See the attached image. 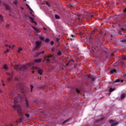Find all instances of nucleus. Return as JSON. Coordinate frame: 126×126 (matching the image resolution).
I'll list each match as a JSON object with an SVG mask.
<instances>
[{
  "label": "nucleus",
  "mask_w": 126,
  "mask_h": 126,
  "mask_svg": "<svg viewBox=\"0 0 126 126\" xmlns=\"http://www.w3.org/2000/svg\"><path fill=\"white\" fill-rule=\"evenodd\" d=\"M23 49H22V48L21 47H19L18 48V50L17 51V53L18 54H20V53H21L22 51L23 50Z\"/></svg>",
  "instance_id": "13"
},
{
  "label": "nucleus",
  "mask_w": 126,
  "mask_h": 126,
  "mask_svg": "<svg viewBox=\"0 0 126 126\" xmlns=\"http://www.w3.org/2000/svg\"><path fill=\"white\" fill-rule=\"evenodd\" d=\"M32 73H34V71H32Z\"/></svg>",
  "instance_id": "62"
},
{
  "label": "nucleus",
  "mask_w": 126,
  "mask_h": 126,
  "mask_svg": "<svg viewBox=\"0 0 126 126\" xmlns=\"http://www.w3.org/2000/svg\"><path fill=\"white\" fill-rule=\"evenodd\" d=\"M54 41H52L51 42V45H54Z\"/></svg>",
  "instance_id": "43"
},
{
  "label": "nucleus",
  "mask_w": 126,
  "mask_h": 126,
  "mask_svg": "<svg viewBox=\"0 0 126 126\" xmlns=\"http://www.w3.org/2000/svg\"><path fill=\"white\" fill-rule=\"evenodd\" d=\"M71 62H73V63H74V61H73V60H70L69 61V63H67V64H66V66H67L68 65L69 63H71Z\"/></svg>",
  "instance_id": "20"
},
{
  "label": "nucleus",
  "mask_w": 126,
  "mask_h": 126,
  "mask_svg": "<svg viewBox=\"0 0 126 126\" xmlns=\"http://www.w3.org/2000/svg\"><path fill=\"white\" fill-rule=\"evenodd\" d=\"M109 123L110 124H111V126H116L119 125V122H116L113 121V120H111L110 121H109Z\"/></svg>",
  "instance_id": "4"
},
{
  "label": "nucleus",
  "mask_w": 126,
  "mask_h": 126,
  "mask_svg": "<svg viewBox=\"0 0 126 126\" xmlns=\"http://www.w3.org/2000/svg\"><path fill=\"white\" fill-rule=\"evenodd\" d=\"M5 27H6V28H8V27H9V25L7 24V25L5 26Z\"/></svg>",
  "instance_id": "40"
},
{
  "label": "nucleus",
  "mask_w": 126,
  "mask_h": 126,
  "mask_svg": "<svg viewBox=\"0 0 126 126\" xmlns=\"http://www.w3.org/2000/svg\"><path fill=\"white\" fill-rule=\"evenodd\" d=\"M104 120V118H102L100 120V121H103Z\"/></svg>",
  "instance_id": "52"
},
{
  "label": "nucleus",
  "mask_w": 126,
  "mask_h": 126,
  "mask_svg": "<svg viewBox=\"0 0 126 126\" xmlns=\"http://www.w3.org/2000/svg\"><path fill=\"white\" fill-rule=\"evenodd\" d=\"M76 90L77 93H78V94L80 93V90H79V89H76Z\"/></svg>",
  "instance_id": "32"
},
{
  "label": "nucleus",
  "mask_w": 126,
  "mask_h": 126,
  "mask_svg": "<svg viewBox=\"0 0 126 126\" xmlns=\"http://www.w3.org/2000/svg\"><path fill=\"white\" fill-rule=\"evenodd\" d=\"M37 72L38 73H39V74L42 75L43 74V69L38 68V69L37 70Z\"/></svg>",
  "instance_id": "11"
},
{
  "label": "nucleus",
  "mask_w": 126,
  "mask_h": 126,
  "mask_svg": "<svg viewBox=\"0 0 126 126\" xmlns=\"http://www.w3.org/2000/svg\"><path fill=\"white\" fill-rule=\"evenodd\" d=\"M110 72L111 73H114V72L116 73L117 71L116 70V69H112L111 70Z\"/></svg>",
  "instance_id": "24"
},
{
  "label": "nucleus",
  "mask_w": 126,
  "mask_h": 126,
  "mask_svg": "<svg viewBox=\"0 0 126 126\" xmlns=\"http://www.w3.org/2000/svg\"><path fill=\"white\" fill-rule=\"evenodd\" d=\"M44 30H47V29H46L45 28H43Z\"/></svg>",
  "instance_id": "51"
},
{
  "label": "nucleus",
  "mask_w": 126,
  "mask_h": 126,
  "mask_svg": "<svg viewBox=\"0 0 126 126\" xmlns=\"http://www.w3.org/2000/svg\"><path fill=\"white\" fill-rule=\"evenodd\" d=\"M95 78L94 77H93L92 78V80H93V81H94V80H95Z\"/></svg>",
  "instance_id": "41"
},
{
  "label": "nucleus",
  "mask_w": 126,
  "mask_h": 126,
  "mask_svg": "<svg viewBox=\"0 0 126 126\" xmlns=\"http://www.w3.org/2000/svg\"><path fill=\"white\" fill-rule=\"evenodd\" d=\"M126 94L125 93H123L121 94V99H124V98H126Z\"/></svg>",
  "instance_id": "17"
},
{
  "label": "nucleus",
  "mask_w": 126,
  "mask_h": 126,
  "mask_svg": "<svg viewBox=\"0 0 126 126\" xmlns=\"http://www.w3.org/2000/svg\"><path fill=\"white\" fill-rule=\"evenodd\" d=\"M44 4H47V5H48L49 7H50V4L47 1H45L44 2Z\"/></svg>",
  "instance_id": "31"
},
{
  "label": "nucleus",
  "mask_w": 126,
  "mask_h": 126,
  "mask_svg": "<svg viewBox=\"0 0 126 126\" xmlns=\"http://www.w3.org/2000/svg\"><path fill=\"white\" fill-rule=\"evenodd\" d=\"M30 88H31V92H32V90H33V88H34V86H33V85H31Z\"/></svg>",
  "instance_id": "27"
},
{
  "label": "nucleus",
  "mask_w": 126,
  "mask_h": 126,
  "mask_svg": "<svg viewBox=\"0 0 126 126\" xmlns=\"http://www.w3.org/2000/svg\"><path fill=\"white\" fill-rule=\"evenodd\" d=\"M9 51H10L9 49H7L6 50H5V51L4 52V54H7L8 53H9Z\"/></svg>",
  "instance_id": "22"
},
{
  "label": "nucleus",
  "mask_w": 126,
  "mask_h": 126,
  "mask_svg": "<svg viewBox=\"0 0 126 126\" xmlns=\"http://www.w3.org/2000/svg\"><path fill=\"white\" fill-rule=\"evenodd\" d=\"M2 82H3V80H2Z\"/></svg>",
  "instance_id": "64"
},
{
  "label": "nucleus",
  "mask_w": 126,
  "mask_h": 126,
  "mask_svg": "<svg viewBox=\"0 0 126 126\" xmlns=\"http://www.w3.org/2000/svg\"><path fill=\"white\" fill-rule=\"evenodd\" d=\"M58 56H62V52H58Z\"/></svg>",
  "instance_id": "38"
},
{
  "label": "nucleus",
  "mask_w": 126,
  "mask_h": 126,
  "mask_svg": "<svg viewBox=\"0 0 126 126\" xmlns=\"http://www.w3.org/2000/svg\"><path fill=\"white\" fill-rule=\"evenodd\" d=\"M0 20L1 22H4V20L3 19V17L1 15H0Z\"/></svg>",
  "instance_id": "15"
},
{
  "label": "nucleus",
  "mask_w": 126,
  "mask_h": 126,
  "mask_svg": "<svg viewBox=\"0 0 126 126\" xmlns=\"http://www.w3.org/2000/svg\"><path fill=\"white\" fill-rule=\"evenodd\" d=\"M41 54H44L45 53V51H42L41 52H40Z\"/></svg>",
  "instance_id": "45"
},
{
  "label": "nucleus",
  "mask_w": 126,
  "mask_h": 126,
  "mask_svg": "<svg viewBox=\"0 0 126 126\" xmlns=\"http://www.w3.org/2000/svg\"><path fill=\"white\" fill-rule=\"evenodd\" d=\"M38 47H36V46L35 47V48H34V49H32L33 52L38 50Z\"/></svg>",
  "instance_id": "30"
},
{
  "label": "nucleus",
  "mask_w": 126,
  "mask_h": 126,
  "mask_svg": "<svg viewBox=\"0 0 126 126\" xmlns=\"http://www.w3.org/2000/svg\"><path fill=\"white\" fill-rule=\"evenodd\" d=\"M27 5L28 7H29V8L30 9V10H31L30 13H31V14L32 15V16H34V15H33V13L34 12L33 11V10H32V9H31V8L30 7H29V6H28V5Z\"/></svg>",
  "instance_id": "14"
},
{
  "label": "nucleus",
  "mask_w": 126,
  "mask_h": 126,
  "mask_svg": "<svg viewBox=\"0 0 126 126\" xmlns=\"http://www.w3.org/2000/svg\"><path fill=\"white\" fill-rule=\"evenodd\" d=\"M126 40H122V42H126Z\"/></svg>",
  "instance_id": "53"
},
{
  "label": "nucleus",
  "mask_w": 126,
  "mask_h": 126,
  "mask_svg": "<svg viewBox=\"0 0 126 126\" xmlns=\"http://www.w3.org/2000/svg\"><path fill=\"white\" fill-rule=\"evenodd\" d=\"M3 86H4V84H3Z\"/></svg>",
  "instance_id": "60"
},
{
  "label": "nucleus",
  "mask_w": 126,
  "mask_h": 126,
  "mask_svg": "<svg viewBox=\"0 0 126 126\" xmlns=\"http://www.w3.org/2000/svg\"><path fill=\"white\" fill-rule=\"evenodd\" d=\"M122 30L123 31H124V30H125L124 29H122Z\"/></svg>",
  "instance_id": "57"
},
{
  "label": "nucleus",
  "mask_w": 126,
  "mask_h": 126,
  "mask_svg": "<svg viewBox=\"0 0 126 126\" xmlns=\"http://www.w3.org/2000/svg\"><path fill=\"white\" fill-rule=\"evenodd\" d=\"M42 44V41H37L35 42V45H36V48H40V47H41V45Z\"/></svg>",
  "instance_id": "6"
},
{
  "label": "nucleus",
  "mask_w": 126,
  "mask_h": 126,
  "mask_svg": "<svg viewBox=\"0 0 126 126\" xmlns=\"http://www.w3.org/2000/svg\"><path fill=\"white\" fill-rule=\"evenodd\" d=\"M56 19H60V16L58 15H55Z\"/></svg>",
  "instance_id": "28"
},
{
  "label": "nucleus",
  "mask_w": 126,
  "mask_h": 126,
  "mask_svg": "<svg viewBox=\"0 0 126 126\" xmlns=\"http://www.w3.org/2000/svg\"><path fill=\"white\" fill-rule=\"evenodd\" d=\"M20 8L22 10H23V9H24V8H23V7H21Z\"/></svg>",
  "instance_id": "46"
},
{
  "label": "nucleus",
  "mask_w": 126,
  "mask_h": 126,
  "mask_svg": "<svg viewBox=\"0 0 126 126\" xmlns=\"http://www.w3.org/2000/svg\"><path fill=\"white\" fill-rule=\"evenodd\" d=\"M120 81H121V82H124V80H121L120 79H117L114 81V83L116 82H120Z\"/></svg>",
  "instance_id": "16"
},
{
  "label": "nucleus",
  "mask_w": 126,
  "mask_h": 126,
  "mask_svg": "<svg viewBox=\"0 0 126 126\" xmlns=\"http://www.w3.org/2000/svg\"><path fill=\"white\" fill-rule=\"evenodd\" d=\"M32 70H38L39 69V68L38 67L33 66L32 68Z\"/></svg>",
  "instance_id": "18"
},
{
  "label": "nucleus",
  "mask_w": 126,
  "mask_h": 126,
  "mask_svg": "<svg viewBox=\"0 0 126 126\" xmlns=\"http://www.w3.org/2000/svg\"><path fill=\"white\" fill-rule=\"evenodd\" d=\"M52 52H54V51H55V48H52Z\"/></svg>",
  "instance_id": "48"
},
{
  "label": "nucleus",
  "mask_w": 126,
  "mask_h": 126,
  "mask_svg": "<svg viewBox=\"0 0 126 126\" xmlns=\"http://www.w3.org/2000/svg\"><path fill=\"white\" fill-rule=\"evenodd\" d=\"M95 31H97V29L94 28V31H93L92 32V35H93V34H94V32H95Z\"/></svg>",
  "instance_id": "26"
},
{
  "label": "nucleus",
  "mask_w": 126,
  "mask_h": 126,
  "mask_svg": "<svg viewBox=\"0 0 126 126\" xmlns=\"http://www.w3.org/2000/svg\"><path fill=\"white\" fill-rule=\"evenodd\" d=\"M3 5H4V6H5L6 9L7 10H10V9H11L10 6H9L8 5H7V4H6L5 3H3Z\"/></svg>",
  "instance_id": "9"
},
{
  "label": "nucleus",
  "mask_w": 126,
  "mask_h": 126,
  "mask_svg": "<svg viewBox=\"0 0 126 126\" xmlns=\"http://www.w3.org/2000/svg\"><path fill=\"white\" fill-rule=\"evenodd\" d=\"M25 102H26V103H25V106L26 108H29L30 105L29 104V101H28V99H27V98H26L25 99Z\"/></svg>",
  "instance_id": "7"
},
{
  "label": "nucleus",
  "mask_w": 126,
  "mask_h": 126,
  "mask_svg": "<svg viewBox=\"0 0 126 126\" xmlns=\"http://www.w3.org/2000/svg\"><path fill=\"white\" fill-rule=\"evenodd\" d=\"M53 58V55H48V56H46L45 57V59H44V61H46V63H50V58Z\"/></svg>",
  "instance_id": "3"
},
{
  "label": "nucleus",
  "mask_w": 126,
  "mask_h": 126,
  "mask_svg": "<svg viewBox=\"0 0 126 126\" xmlns=\"http://www.w3.org/2000/svg\"><path fill=\"white\" fill-rule=\"evenodd\" d=\"M25 116L27 117V118H30V115L28 114H26Z\"/></svg>",
  "instance_id": "34"
},
{
  "label": "nucleus",
  "mask_w": 126,
  "mask_h": 126,
  "mask_svg": "<svg viewBox=\"0 0 126 126\" xmlns=\"http://www.w3.org/2000/svg\"><path fill=\"white\" fill-rule=\"evenodd\" d=\"M30 19H31V20L32 21V22L33 23H35V21H34V18L31 17H29Z\"/></svg>",
  "instance_id": "21"
},
{
  "label": "nucleus",
  "mask_w": 126,
  "mask_h": 126,
  "mask_svg": "<svg viewBox=\"0 0 126 126\" xmlns=\"http://www.w3.org/2000/svg\"><path fill=\"white\" fill-rule=\"evenodd\" d=\"M41 52L38 53L36 54V57H38V56H40L41 55Z\"/></svg>",
  "instance_id": "37"
},
{
  "label": "nucleus",
  "mask_w": 126,
  "mask_h": 126,
  "mask_svg": "<svg viewBox=\"0 0 126 126\" xmlns=\"http://www.w3.org/2000/svg\"><path fill=\"white\" fill-rule=\"evenodd\" d=\"M6 74H7V75H8V76H9V77L8 78L7 80H8V82H10V81L11 80H12V74H13V73L12 72V74H11L9 72H7Z\"/></svg>",
  "instance_id": "5"
},
{
  "label": "nucleus",
  "mask_w": 126,
  "mask_h": 126,
  "mask_svg": "<svg viewBox=\"0 0 126 126\" xmlns=\"http://www.w3.org/2000/svg\"><path fill=\"white\" fill-rule=\"evenodd\" d=\"M18 3V2L17 1V0H15L13 2V4H15V5H17Z\"/></svg>",
  "instance_id": "23"
},
{
  "label": "nucleus",
  "mask_w": 126,
  "mask_h": 126,
  "mask_svg": "<svg viewBox=\"0 0 126 126\" xmlns=\"http://www.w3.org/2000/svg\"><path fill=\"white\" fill-rule=\"evenodd\" d=\"M123 60H126V56H124L123 57Z\"/></svg>",
  "instance_id": "39"
},
{
  "label": "nucleus",
  "mask_w": 126,
  "mask_h": 126,
  "mask_svg": "<svg viewBox=\"0 0 126 126\" xmlns=\"http://www.w3.org/2000/svg\"><path fill=\"white\" fill-rule=\"evenodd\" d=\"M21 121H22V118H20V122H21Z\"/></svg>",
  "instance_id": "55"
},
{
  "label": "nucleus",
  "mask_w": 126,
  "mask_h": 126,
  "mask_svg": "<svg viewBox=\"0 0 126 126\" xmlns=\"http://www.w3.org/2000/svg\"><path fill=\"white\" fill-rule=\"evenodd\" d=\"M39 38L40 40H41L42 41H43L44 40V39H45L44 37L41 36H39Z\"/></svg>",
  "instance_id": "25"
},
{
  "label": "nucleus",
  "mask_w": 126,
  "mask_h": 126,
  "mask_svg": "<svg viewBox=\"0 0 126 126\" xmlns=\"http://www.w3.org/2000/svg\"><path fill=\"white\" fill-rule=\"evenodd\" d=\"M71 36H72V37H74V35L73 34H72V35H71Z\"/></svg>",
  "instance_id": "54"
},
{
  "label": "nucleus",
  "mask_w": 126,
  "mask_h": 126,
  "mask_svg": "<svg viewBox=\"0 0 126 126\" xmlns=\"http://www.w3.org/2000/svg\"><path fill=\"white\" fill-rule=\"evenodd\" d=\"M41 62H42V59H36L35 60H34V63H41Z\"/></svg>",
  "instance_id": "12"
},
{
  "label": "nucleus",
  "mask_w": 126,
  "mask_h": 126,
  "mask_svg": "<svg viewBox=\"0 0 126 126\" xmlns=\"http://www.w3.org/2000/svg\"><path fill=\"white\" fill-rule=\"evenodd\" d=\"M14 68L16 70H19V69H20V65H14Z\"/></svg>",
  "instance_id": "10"
},
{
  "label": "nucleus",
  "mask_w": 126,
  "mask_h": 126,
  "mask_svg": "<svg viewBox=\"0 0 126 126\" xmlns=\"http://www.w3.org/2000/svg\"><path fill=\"white\" fill-rule=\"evenodd\" d=\"M56 41L57 42H59L60 41V38H57Z\"/></svg>",
  "instance_id": "44"
},
{
  "label": "nucleus",
  "mask_w": 126,
  "mask_h": 126,
  "mask_svg": "<svg viewBox=\"0 0 126 126\" xmlns=\"http://www.w3.org/2000/svg\"><path fill=\"white\" fill-rule=\"evenodd\" d=\"M0 3H1V0H0Z\"/></svg>",
  "instance_id": "58"
},
{
  "label": "nucleus",
  "mask_w": 126,
  "mask_h": 126,
  "mask_svg": "<svg viewBox=\"0 0 126 126\" xmlns=\"http://www.w3.org/2000/svg\"><path fill=\"white\" fill-rule=\"evenodd\" d=\"M3 68H4V69H5L6 70H7V69H8V67H7L6 64H4L3 66Z\"/></svg>",
  "instance_id": "19"
},
{
  "label": "nucleus",
  "mask_w": 126,
  "mask_h": 126,
  "mask_svg": "<svg viewBox=\"0 0 126 126\" xmlns=\"http://www.w3.org/2000/svg\"><path fill=\"white\" fill-rule=\"evenodd\" d=\"M113 91H115V89L110 88V92H113Z\"/></svg>",
  "instance_id": "33"
},
{
  "label": "nucleus",
  "mask_w": 126,
  "mask_h": 126,
  "mask_svg": "<svg viewBox=\"0 0 126 126\" xmlns=\"http://www.w3.org/2000/svg\"><path fill=\"white\" fill-rule=\"evenodd\" d=\"M66 122H68V120H66V121H64L63 123V124H65V123H66Z\"/></svg>",
  "instance_id": "42"
},
{
  "label": "nucleus",
  "mask_w": 126,
  "mask_h": 126,
  "mask_svg": "<svg viewBox=\"0 0 126 126\" xmlns=\"http://www.w3.org/2000/svg\"><path fill=\"white\" fill-rule=\"evenodd\" d=\"M5 47H9V48H11V46L9 45L8 44H5Z\"/></svg>",
  "instance_id": "35"
},
{
  "label": "nucleus",
  "mask_w": 126,
  "mask_h": 126,
  "mask_svg": "<svg viewBox=\"0 0 126 126\" xmlns=\"http://www.w3.org/2000/svg\"><path fill=\"white\" fill-rule=\"evenodd\" d=\"M13 48H14V45H13Z\"/></svg>",
  "instance_id": "59"
},
{
  "label": "nucleus",
  "mask_w": 126,
  "mask_h": 126,
  "mask_svg": "<svg viewBox=\"0 0 126 126\" xmlns=\"http://www.w3.org/2000/svg\"><path fill=\"white\" fill-rule=\"evenodd\" d=\"M32 28H33V29L34 30H35V33H39V32H40L39 31V29L38 28H37V27H34V26H32Z\"/></svg>",
  "instance_id": "8"
},
{
  "label": "nucleus",
  "mask_w": 126,
  "mask_h": 126,
  "mask_svg": "<svg viewBox=\"0 0 126 126\" xmlns=\"http://www.w3.org/2000/svg\"><path fill=\"white\" fill-rule=\"evenodd\" d=\"M0 93H2V91L0 89Z\"/></svg>",
  "instance_id": "49"
},
{
  "label": "nucleus",
  "mask_w": 126,
  "mask_h": 126,
  "mask_svg": "<svg viewBox=\"0 0 126 126\" xmlns=\"http://www.w3.org/2000/svg\"><path fill=\"white\" fill-rule=\"evenodd\" d=\"M14 105H13V108L14 109V110H17L19 114H21V106L19 105H16V103H17L18 101H17V97H16L14 98Z\"/></svg>",
  "instance_id": "1"
},
{
  "label": "nucleus",
  "mask_w": 126,
  "mask_h": 126,
  "mask_svg": "<svg viewBox=\"0 0 126 126\" xmlns=\"http://www.w3.org/2000/svg\"><path fill=\"white\" fill-rule=\"evenodd\" d=\"M49 41H50V39H49V38H46V39L44 40V42H45V43H48Z\"/></svg>",
  "instance_id": "29"
},
{
  "label": "nucleus",
  "mask_w": 126,
  "mask_h": 126,
  "mask_svg": "<svg viewBox=\"0 0 126 126\" xmlns=\"http://www.w3.org/2000/svg\"><path fill=\"white\" fill-rule=\"evenodd\" d=\"M18 99H22V96H21V95H19Z\"/></svg>",
  "instance_id": "36"
},
{
  "label": "nucleus",
  "mask_w": 126,
  "mask_h": 126,
  "mask_svg": "<svg viewBox=\"0 0 126 126\" xmlns=\"http://www.w3.org/2000/svg\"><path fill=\"white\" fill-rule=\"evenodd\" d=\"M92 77V76H88V78H91Z\"/></svg>",
  "instance_id": "47"
},
{
  "label": "nucleus",
  "mask_w": 126,
  "mask_h": 126,
  "mask_svg": "<svg viewBox=\"0 0 126 126\" xmlns=\"http://www.w3.org/2000/svg\"><path fill=\"white\" fill-rule=\"evenodd\" d=\"M24 1H26V0H23Z\"/></svg>",
  "instance_id": "61"
},
{
  "label": "nucleus",
  "mask_w": 126,
  "mask_h": 126,
  "mask_svg": "<svg viewBox=\"0 0 126 126\" xmlns=\"http://www.w3.org/2000/svg\"><path fill=\"white\" fill-rule=\"evenodd\" d=\"M34 65V63H29L27 65H24L23 66L20 65L19 70H20V71H23V70H25V69H27L29 65Z\"/></svg>",
  "instance_id": "2"
},
{
  "label": "nucleus",
  "mask_w": 126,
  "mask_h": 126,
  "mask_svg": "<svg viewBox=\"0 0 126 126\" xmlns=\"http://www.w3.org/2000/svg\"><path fill=\"white\" fill-rule=\"evenodd\" d=\"M125 11H126V9L125 10Z\"/></svg>",
  "instance_id": "63"
},
{
  "label": "nucleus",
  "mask_w": 126,
  "mask_h": 126,
  "mask_svg": "<svg viewBox=\"0 0 126 126\" xmlns=\"http://www.w3.org/2000/svg\"><path fill=\"white\" fill-rule=\"evenodd\" d=\"M111 56H112V57L114 56V54H112L111 55Z\"/></svg>",
  "instance_id": "56"
},
{
  "label": "nucleus",
  "mask_w": 126,
  "mask_h": 126,
  "mask_svg": "<svg viewBox=\"0 0 126 126\" xmlns=\"http://www.w3.org/2000/svg\"><path fill=\"white\" fill-rule=\"evenodd\" d=\"M34 23L35 25H37V23H36L35 22H34V23Z\"/></svg>",
  "instance_id": "50"
}]
</instances>
